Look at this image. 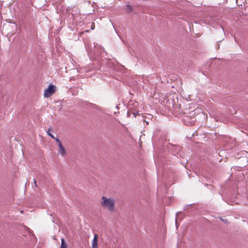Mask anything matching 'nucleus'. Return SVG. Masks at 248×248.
Masks as SVG:
<instances>
[{
	"mask_svg": "<svg viewBox=\"0 0 248 248\" xmlns=\"http://www.w3.org/2000/svg\"><path fill=\"white\" fill-rule=\"evenodd\" d=\"M100 204L103 208L107 209L109 212L114 211L115 200L112 198L103 196L101 198Z\"/></svg>",
	"mask_w": 248,
	"mask_h": 248,
	"instance_id": "nucleus-1",
	"label": "nucleus"
},
{
	"mask_svg": "<svg viewBox=\"0 0 248 248\" xmlns=\"http://www.w3.org/2000/svg\"><path fill=\"white\" fill-rule=\"evenodd\" d=\"M55 91V86L52 85H50L48 88L46 89L44 91V96L45 97H50Z\"/></svg>",
	"mask_w": 248,
	"mask_h": 248,
	"instance_id": "nucleus-2",
	"label": "nucleus"
},
{
	"mask_svg": "<svg viewBox=\"0 0 248 248\" xmlns=\"http://www.w3.org/2000/svg\"><path fill=\"white\" fill-rule=\"evenodd\" d=\"M59 146V150L58 151V154L64 156L66 154V151L62 144H60Z\"/></svg>",
	"mask_w": 248,
	"mask_h": 248,
	"instance_id": "nucleus-3",
	"label": "nucleus"
},
{
	"mask_svg": "<svg viewBox=\"0 0 248 248\" xmlns=\"http://www.w3.org/2000/svg\"><path fill=\"white\" fill-rule=\"evenodd\" d=\"M97 235L95 234L92 242V248H97Z\"/></svg>",
	"mask_w": 248,
	"mask_h": 248,
	"instance_id": "nucleus-4",
	"label": "nucleus"
},
{
	"mask_svg": "<svg viewBox=\"0 0 248 248\" xmlns=\"http://www.w3.org/2000/svg\"><path fill=\"white\" fill-rule=\"evenodd\" d=\"M61 248H67V245L63 238L61 239Z\"/></svg>",
	"mask_w": 248,
	"mask_h": 248,
	"instance_id": "nucleus-5",
	"label": "nucleus"
},
{
	"mask_svg": "<svg viewBox=\"0 0 248 248\" xmlns=\"http://www.w3.org/2000/svg\"><path fill=\"white\" fill-rule=\"evenodd\" d=\"M54 139L56 140L57 143H58V146L60 145V144H62L61 141H60V140L59 139L55 137V139Z\"/></svg>",
	"mask_w": 248,
	"mask_h": 248,
	"instance_id": "nucleus-6",
	"label": "nucleus"
},
{
	"mask_svg": "<svg viewBox=\"0 0 248 248\" xmlns=\"http://www.w3.org/2000/svg\"><path fill=\"white\" fill-rule=\"evenodd\" d=\"M48 135L53 139H55V137L51 134L49 133L48 131L47 132Z\"/></svg>",
	"mask_w": 248,
	"mask_h": 248,
	"instance_id": "nucleus-7",
	"label": "nucleus"
},
{
	"mask_svg": "<svg viewBox=\"0 0 248 248\" xmlns=\"http://www.w3.org/2000/svg\"><path fill=\"white\" fill-rule=\"evenodd\" d=\"M175 224H176V227L178 228V225L177 217L175 218Z\"/></svg>",
	"mask_w": 248,
	"mask_h": 248,
	"instance_id": "nucleus-8",
	"label": "nucleus"
},
{
	"mask_svg": "<svg viewBox=\"0 0 248 248\" xmlns=\"http://www.w3.org/2000/svg\"><path fill=\"white\" fill-rule=\"evenodd\" d=\"M34 184H35V186H36V181H35V180H34Z\"/></svg>",
	"mask_w": 248,
	"mask_h": 248,
	"instance_id": "nucleus-9",
	"label": "nucleus"
},
{
	"mask_svg": "<svg viewBox=\"0 0 248 248\" xmlns=\"http://www.w3.org/2000/svg\"><path fill=\"white\" fill-rule=\"evenodd\" d=\"M127 7L130 8V9H131V7H130V6H127Z\"/></svg>",
	"mask_w": 248,
	"mask_h": 248,
	"instance_id": "nucleus-10",
	"label": "nucleus"
},
{
	"mask_svg": "<svg viewBox=\"0 0 248 248\" xmlns=\"http://www.w3.org/2000/svg\"><path fill=\"white\" fill-rule=\"evenodd\" d=\"M92 29H94V27H93V25L92 26Z\"/></svg>",
	"mask_w": 248,
	"mask_h": 248,
	"instance_id": "nucleus-11",
	"label": "nucleus"
}]
</instances>
